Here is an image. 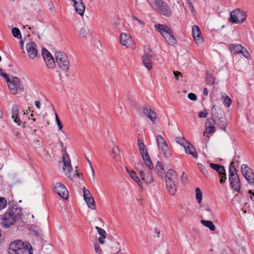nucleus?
I'll return each instance as SVG.
<instances>
[{
    "instance_id": "1",
    "label": "nucleus",
    "mask_w": 254,
    "mask_h": 254,
    "mask_svg": "<svg viewBox=\"0 0 254 254\" xmlns=\"http://www.w3.org/2000/svg\"><path fill=\"white\" fill-rule=\"evenodd\" d=\"M21 209L16 205L9 206L7 211L1 216L0 224L3 229H7L21 219Z\"/></svg>"
},
{
    "instance_id": "2",
    "label": "nucleus",
    "mask_w": 254,
    "mask_h": 254,
    "mask_svg": "<svg viewBox=\"0 0 254 254\" xmlns=\"http://www.w3.org/2000/svg\"><path fill=\"white\" fill-rule=\"evenodd\" d=\"M29 248H31V246L29 243H24L21 240H17L10 244L8 253L9 254H32Z\"/></svg>"
},
{
    "instance_id": "3",
    "label": "nucleus",
    "mask_w": 254,
    "mask_h": 254,
    "mask_svg": "<svg viewBox=\"0 0 254 254\" xmlns=\"http://www.w3.org/2000/svg\"><path fill=\"white\" fill-rule=\"evenodd\" d=\"M165 177L167 190L171 195H174L178 184L177 174L174 170L170 169L167 172Z\"/></svg>"
},
{
    "instance_id": "4",
    "label": "nucleus",
    "mask_w": 254,
    "mask_h": 254,
    "mask_svg": "<svg viewBox=\"0 0 254 254\" xmlns=\"http://www.w3.org/2000/svg\"><path fill=\"white\" fill-rule=\"evenodd\" d=\"M234 163H230L229 169V182L232 190L239 192L241 189V183Z\"/></svg>"
},
{
    "instance_id": "5",
    "label": "nucleus",
    "mask_w": 254,
    "mask_h": 254,
    "mask_svg": "<svg viewBox=\"0 0 254 254\" xmlns=\"http://www.w3.org/2000/svg\"><path fill=\"white\" fill-rule=\"evenodd\" d=\"M135 168L138 172L141 180L145 184L149 186L153 183V180L151 172L150 171L145 170L142 163H136Z\"/></svg>"
},
{
    "instance_id": "6",
    "label": "nucleus",
    "mask_w": 254,
    "mask_h": 254,
    "mask_svg": "<svg viewBox=\"0 0 254 254\" xmlns=\"http://www.w3.org/2000/svg\"><path fill=\"white\" fill-rule=\"evenodd\" d=\"M151 7L157 12L166 17L171 16L172 11L171 8L167 3L163 0H158Z\"/></svg>"
},
{
    "instance_id": "7",
    "label": "nucleus",
    "mask_w": 254,
    "mask_h": 254,
    "mask_svg": "<svg viewBox=\"0 0 254 254\" xmlns=\"http://www.w3.org/2000/svg\"><path fill=\"white\" fill-rule=\"evenodd\" d=\"M137 144L140 155L145 165L149 170L152 169L153 165L144 143L141 140V139H138L137 140Z\"/></svg>"
},
{
    "instance_id": "8",
    "label": "nucleus",
    "mask_w": 254,
    "mask_h": 254,
    "mask_svg": "<svg viewBox=\"0 0 254 254\" xmlns=\"http://www.w3.org/2000/svg\"><path fill=\"white\" fill-rule=\"evenodd\" d=\"M55 57L60 68L63 71H67L69 68V62L66 54L61 52H56Z\"/></svg>"
},
{
    "instance_id": "9",
    "label": "nucleus",
    "mask_w": 254,
    "mask_h": 254,
    "mask_svg": "<svg viewBox=\"0 0 254 254\" xmlns=\"http://www.w3.org/2000/svg\"><path fill=\"white\" fill-rule=\"evenodd\" d=\"M6 82L10 92L13 94H17L18 90L22 91L24 90L20 79L17 77H13L11 79L8 78Z\"/></svg>"
},
{
    "instance_id": "10",
    "label": "nucleus",
    "mask_w": 254,
    "mask_h": 254,
    "mask_svg": "<svg viewBox=\"0 0 254 254\" xmlns=\"http://www.w3.org/2000/svg\"><path fill=\"white\" fill-rule=\"evenodd\" d=\"M246 18V14L244 10L236 8L230 12L229 20L233 23H242Z\"/></svg>"
},
{
    "instance_id": "11",
    "label": "nucleus",
    "mask_w": 254,
    "mask_h": 254,
    "mask_svg": "<svg viewBox=\"0 0 254 254\" xmlns=\"http://www.w3.org/2000/svg\"><path fill=\"white\" fill-rule=\"evenodd\" d=\"M242 173L249 184L251 186H254V173L253 170L246 164L241 166Z\"/></svg>"
},
{
    "instance_id": "12",
    "label": "nucleus",
    "mask_w": 254,
    "mask_h": 254,
    "mask_svg": "<svg viewBox=\"0 0 254 254\" xmlns=\"http://www.w3.org/2000/svg\"><path fill=\"white\" fill-rule=\"evenodd\" d=\"M156 141L159 149L161 150L165 158H170L171 154L168 146L164 139L161 135H158L157 136Z\"/></svg>"
},
{
    "instance_id": "13",
    "label": "nucleus",
    "mask_w": 254,
    "mask_h": 254,
    "mask_svg": "<svg viewBox=\"0 0 254 254\" xmlns=\"http://www.w3.org/2000/svg\"><path fill=\"white\" fill-rule=\"evenodd\" d=\"M54 191L62 198L66 199L68 197V191L65 186L61 183H56L54 185Z\"/></svg>"
},
{
    "instance_id": "14",
    "label": "nucleus",
    "mask_w": 254,
    "mask_h": 254,
    "mask_svg": "<svg viewBox=\"0 0 254 254\" xmlns=\"http://www.w3.org/2000/svg\"><path fill=\"white\" fill-rule=\"evenodd\" d=\"M63 162L64 164L63 167L64 172V173L65 175L67 176L68 178L72 179V178L70 175V173L72 170V167L69 156L67 153L64 154L63 155Z\"/></svg>"
},
{
    "instance_id": "15",
    "label": "nucleus",
    "mask_w": 254,
    "mask_h": 254,
    "mask_svg": "<svg viewBox=\"0 0 254 254\" xmlns=\"http://www.w3.org/2000/svg\"><path fill=\"white\" fill-rule=\"evenodd\" d=\"M26 49L28 57L31 59H35L38 54L36 44L34 42H29L26 44Z\"/></svg>"
},
{
    "instance_id": "16",
    "label": "nucleus",
    "mask_w": 254,
    "mask_h": 254,
    "mask_svg": "<svg viewBox=\"0 0 254 254\" xmlns=\"http://www.w3.org/2000/svg\"><path fill=\"white\" fill-rule=\"evenodd\" d=\"M192 35L197 45L201 44L203 43L201 31L198 26L195 25L192 27Z\"/></svg>"
},
{
    "instance_id": "17",
    "label": "nucleus",
    "mask_w": 254,
    "mask_h": 254,
    "mask_svg": "<svg viewBox=\"0 0 254 254\" xmlns=\"http://www.w3.org/2000/svg\"><path fill=\"white\" fill-rule=\"evenodd\" d=\"M120 43L126 47H131L133 41L130 36L126 33H122L120 36Z\"/></svg>"
},
{
    "instance_id": "18",
    "label": "nucleus",
    "mask_w": 254,
    "mask_h": 254,
    "mask_svg": "<svg viewBox=\"0 0 254 254\" xmlns=\"http://www.w3.org/2000/svg\"><path fill=\"white\" fill-rule=\"evenodd\" d=\"M154 27L164 38H165L168 35L172 32L171 29L166 25L158 24L155 25Z\"/></svg>"
},
{
    "instance_id": "19",
    "label": "nucleus",
    "mask_w": 254,
    "mask_h": 254,
    "mask_svg": "<svg viewBox=\"0 0 254 254\" xmlns=\"http://www.w3.org/2000/svg\"><path fill=\"white\" fill-rule=\"evenodd\" d=\"M211 114L212 117L215 120L225 117V114L223 110L217 106H214L212 108Z\"/></svg>"
},
{
    "instance_id": "20",
    "label": "nucleus",
    "mask_w": 254,
    "mask_h": 254,
    "mask_svg": "<svg viewBox=\"0 0 254 254\" xmlns=\"http://www.w3.org/2000/svg\"><path fill=\"white\" fill-rule=\"evenodd\" d=\"M143 113L148 119H149L152 123L155 124L156 119V113L154 111L152 110L150 107L145 106L143 107Z\"/></svg>"
},
{
    "instance_id": "21",
    "label": "nucleus",
    "mask_w": 254,
    "mask_h": 254,
    "mask_svg": "<svg viewBox=\"0 0 254 254\" xmlns=\"http://www.w3.org/2000/svg\"><path fill=\"white\" fill-rule=\"evenodd\" d=\"M73 3V6L77 13L82 15L85 11V5L82 0H71Z\"/></svg>"
},
{
    "instance_id": "22",
    "label": "nucleus",
    "mask_w": 254,
    "mask_h": 254,
    "mask_svg": "<svg viewBox=\"0 0 254 254\" xmlns=\"http://www.w3.org/2000/svg\"><path fill=\"white\" fill-rule=\"evenodd\" d=\"M152 55L149 53H146L142 56V61L145 67L149 70L152 67Z\"/></svg>"
},
{
    "instance_id": "23",
    "label": "nucleus",
    "mask_w": 254,
    "mask_h": 254,
    "mask_svg": "<svg viewBox=\"0 0 254 254\" xmlns=\"http://www.w3.org/2000/svg\"><path fill=\"white\" fill-rule=\"evenodd\" d=\"M126 170L130 177L135 182L140 188L143 187V183L141 181L140 178L137 175L136 173L132 170H130L127 168H126Z\"/></svg>"
},
{
    "instance_id": "24",
    "label": "nucleus",
    "mask_w": 254,
    "mask_h": 254,
    "mask_svg": "<svg viewBox=\"0 0 254 254\" xmlns=\"http://www.w3.org/2000/svg\"><path fill=\"white\" fill-rule=\"evenodd\" d=\"M184 148L186 153L191 155L194 158H197L198 156L196 149L190 143L186 142V145Z\"/></svg>"
},
{
    "instance_id": "25",
    "label": "nucleus",
    "mask_w": 254,
    "mask_h": 254,
    "mask_svg": "<svg viewBox=\"0 0 254 254\" xmlns=\"http://www.w3.org/2000/svg\"><path fill=\"white\" fill-rule=\"evenodd\" d=\"M95 229L97 230L98 234L101 236L98 238L99 243L101 244H104L105 243L104 240L106 238L105 235L106 234L105 231L98 226H96Z\"/></svg>"
},
{
    "instance_id": "26",
    "label": "nucleus",
    "mask_w": 254,
    "mask_h": 254,
    "mask_svg": "<svg viewBox=\"0 0 254 254\" xmlns=\"http://www.w3.org/2000/svg\"><path fill=\"white\" fill-rule=\"evenodd\" d=\"M44 60L48 68L52 69L55 67L56 64L52 55L46 57V58H45Z\"/></svg>"
},
{
    "instance_id": "27",
    "label": "nucleus",
    "mask_w": 254,
    "mask_h": 254,
    "mask_svg": "<svg viewBox=\"0 0 254 254\" xmlns=\"http://www.w3.org/2000/svg\"><path fill=\"white\" fill-rule=\"evenodd\" d=\"M209 165L212 169L216 171L219 173V174L223 175V173H225L226 171L224 166L222 165L212 163H210Z\"/></svg>"
},
{
    "instance_id": "28",
    "label": "nucleus",
    "mask_w": 254,
    "mask_h": 254,
    "mask_svg": "<svg viewBox=\"0 0 254 254\" xmlns=\"http://www.w3.org/2000/svg\"><path fill=\"white\" fill-rule=\"evenodd\" d=\"M87 206L91 209L96 208L95 202L92 196L84 198Z\"/></svg>"
},
{
    "instance_id": "29",
    "label": "nucleus",
    "mask_w": 254,
    "mask_h": 254,
    "mask_svg": "<svg viewBox=\"0 0 254 254\" xmlns=\"http://www.w3.org/2000/svg\"><path fill=\"white\" fill-rule=\"evenodd\" d=\"M168 44L174 46L176 43L177 41L173 34V32L168 35L165 38H164Z\"/></svg>"
},
{
    "instance_id": "30",
    "label": "nucleus",
    "mask_w": 254,
    "mask_h": 254,
    "mask_svg": "<svg viewBox=\"0 0 254 254\" xmlns=\"http://www.w3.org/2000/svg\"><path fill=\"white\" fill-rule=\"evenodd\" d=\"M218 120L217 124L219 126L221 129L223 130L224 131H226V126L227 123L224 117H222V118H219Z\"/></svg>"
},
{
    "instance_id": "31",
    "label": "nucleus",
    "mask_w": 254,
    "mask_h": 254,
    "mask_svg": "<svg viewBox=\"0 0 254 254\" xmlns=\"http://www.w3.org/2000/svg\"><path fill=\"white\" fill-rule=\"evenodd\" d=\"M201 223L204 226L208 228L211 231H214L216 229L215 225L211 221L201 220Z\"/></svg>"
},
{
    "instance_id": "32",
    "label": "nucleus",
    "mask_w": 254,
    "mask_h": 254,
    "mask_svg": "<svg viewBox=\"0 0 254 254\" xmlns=\"http://www.w3.org/2000/svg\"><path fill=\"white\" fill-rule=\"evenodd\" d=\"M195 198L198 203L200 204L202 200V192L198 188H197L195 189Z\"/></svg>"
},
{
    "instance_id": "33",
    "label": "nucleus",
    "mask_w": 254,
    "mask_h": 254,
    "mask_svg": "<svg viewBox=\"0 0 254 254\" xmlns=\"http://www.w3.org/2000/svg\"><path fill=\"white\" fill-rule=\"evenodd\" d=\"M12 33L13 36L18 39L21 38V35L19 29L17 28L14 27L12 29Z\"/></svg>"
},
{
    "instance_id": "34",
    "label": "nucleus",
    "mask_w": 254,
    "mask_h": 254,
    "mask_svg": "<svg viewBox=\"0 0 254 254\" xmlns=\"http://www.w3.org/2000/svg\"><path fill=\"white\" fill-rule=\"evenodd\" d=\"M89 32V29H88V31H87L85 28H81L79 31V35L80 36L84 39H87V37L88 34V33Z\"/></svg>"
},
{
    "instance_id": "35",
    "label": "nucleus",
    "mask_w": 254,
    "mask_h": 254,
    "mask_svg": "<svg viewBox=\"0 0 254 254\" xmlns=\"http://www.w3.org/2000/svg\"><path fill=\"white\" fill-rule=\"evenodd\" d=\"M197 165L199 170L201 172L203 175L207 177L208 175V172L206 169L205 167L202 164L199 163H197Z\"/></svg>"
},
{
    "instance_id": "36",
    "label": "nucleus",
    "mask_w": 254,
    "mask_h": 254,
    "mask_svg": "<svg viewBox=\"0 0 254 254\" xmlns=\"http://www.w3.org/2000/svg\"><path fill=\"white\" fill-rule=\"evenodd\" d=\"M7 201L4 197H0V210L6 207Z\"/></svg>"
},
{
    "instance_id": "37",
    "label": "nucleus",
    "mask_w": 254,
    "mask_h": 254,
    "mask_svg": "<svg viewBox=\"0 0 254 254\" xmlns=\"http://www.w3.org/2000/svg\"><path fill=\"white\" fill-rule=\"evenodd\" d=\"M11 114L12 117L19 116V109L17 105H13L11 109Z\"/></svg>"
},
{
    "instance_id": "38",
    "label": "nucleus",
    "mask_w": 254,
    "mask_h": 254,
    "mask_svg": "<svg viewBox=\"0 0 254 254\" xmlns=\"http://www.w3.org/2000/svg\"><path fill=\"white\" fill-rule=\"evenodd\" d=\"M175 140L178 144L183 146L184 147L186 145V142H187L186 140H185L184 138H181L180 137H176Z\"/></svg>"
},
{
    "instance_id": "39",
    "label": "nucleus",
    "mask_w": 254,
    "mask_h": 254,
    "mask_svg": "<svg viewBox=\"0 0 254 254\" xmlns=\"http://www.w3.org/2000/svg\"><path fill=\"white\" fill-rule=\"evenodd\" d=\"M215 131V127L213 126H209L206 127L205 131L204 132L203 135H205V133L211 134L213 133Z\"/></svg>"
},
{
    "instance_id": "40",
    "label": "nucleus",
    "mask_w": 254,
    "mask_h": 254,
    "mask_svg": "<svg viewBox=\"0 0 254 254\" xmlns=\"http://www.w3.org/2000/svg\"><path fill=\"white\" fill-rule=\"evenodd\" d=\"M55 118H56V122L57 125L58 126V127H59L58 130H61L63 128V125L62 122H61L57 114H55Z\"/></svg>"
},
{
    "instance_id": "41",
    "label": "nucleus",
    "mask_w": 254,
    "mask_h": 254,
    "mask_svg": "<svg viewBox=\"0 0 254 254\" xmlns=\"http://www.w3.org/2000/svg\"><path fill=\"white\" fill-rule=\"evenodd\" d=\"M231 104V99L227 95L226 96V97H225L224 100V105L226 107H229L230 106Z\"/></svg>"
},
{
    "instance_id": "42",
    "label": "nucleus",
    "mask_w": 254,
    "mask_h": 254,
    "mask_svg": "<svg viewBox=\"0 0 254 254\" xmlns=\"http://www.w3.org/2000/svg\"><path fill=\"white\" fill-rule=\"evenodd\" d=\"M222 174L223 175L219 174V178H220L219 181H220V183L221 184L224 183L226 182V180L227 179L226 171L225 172V173H223Z\"/></svg>"
},
{
    "instance_id": "43",
    "label": "nucleus",
    "mask_w": 254,
    "mask_h": 254,
    "mask_svg": "<svg viewBox=\"0 0 254 254\" xmlns=\"http://www.w3.org/2000/svg\"><path fill=\"white\" fill-rule=\"evenodd\" d=\"M42 55L44 59H45V58H46V57L52 55L46 48L42 49Z\"/></svg>"
},
{
    "instance_id": "44",
    "label": "nucleus",
    "mask_w": 254,
    "mask_h": 254,
    "mask_svg": "<svg viewBox=\"0 0 254 254\" xmlns=\"http://www.w3.org/2000/svg\"><path fill=\"white\" fill-rule=\"evenodd\" d=\"M84 198L92 196L90 191L85 187L83 188Z\"/></svg>"
},
{
    "instance_id": "45",
    "label": "nucleus",
    "mask_w": 254,
    "mask_h": 254,
    "mask_svg": "<svg viewBox=\"0 0 254 254\" xmlns=\"http://www.w3.org/2000/svg\"><path fill=\"white\" fill-rule=\"evenodd\" d=\"M186 3L188 4V6L189 8V9L192 12L194 11V6L191 2V1L190 0H187Z\"/></svg>"
},
{
    "instance_id": "46",
    "label": "nucleus",
    "mask_w": 254,
    "mask_h": 254,
    "mask_svg": "<svg viewBox=\"0 0 254 254\" xmlns=\"http://www.w3.org/2000/svg\"><path fill=\"white\" fill-rule=\"evenodd\" d=\"M208 115V113L206 109H204L203 111H200L198 113V117L200 118H206Z\"/></svg>"
},
{
    "instance_id": "47",
    "label": "nucleus",
    "mask_w": 254,
    "mask_h": 254,
    "mask_svg": "<svg viewBox=\"0 0 254 254\" xmlns=\"http://www.w3.org/2000/svg\"><path fill=\"white\" fill-rule=\"evenodd\" d=\"M241 47V45L238 46ZM242 48V50L240 51V52L242 54V55L246 58H248L249 56V53L247 50L244 49L243 47H241Z\"/></svg>"
},
{
    "instance_id": "48",
    "label": "nucleus",
    "mask_w": 254,
    "mask_h": 254,
    "mask_svg": "<svg viewBox=\"0 0 254 254\" xmlns=\"http://www.w3.org/2000/svg\"><path fill=\"white\" fill-rule=\"evenodd\" d=\"M48 6L50 10L52 12H56V9L52 1H50L48 3Z\"/></svg>"
},
{
    "instance_id": "49",
    "label": "nucleus",
    "mask_w": 254,
    "mask_h": 254,
    "mask_svg": "<svg viewBox=\"0 0 254 254\" xmlns=\"http://www.w3.org/2000/svg\"><path fill=\"white\" fill-rule=\"evenodd\" d=\"M86 159L89 165H90L91 170L92 171V176L93 180V181H94L95 173H94V169L92 166V164H91V162L90 161V160L87 157H86Z\"/></svg>"
},
{
    "instance_id": "50",
    "label": "nucleus",
    "mask_w": 254,
    "mask_h": 254,
    "mask_svg": "<svg viewBox=\"0 0 254 254\" xmlns=\"http://www.w3.org/2000/svg\"><path fill=\"white\" fill-rule=\"evenodd\" d=\"M188 97L192 101H196L197 100L196 96L194 93H190L188 94Z\"/></svg>"
},
{
    "instance_id": "51",
    "label": "nucleus",
    "mask_w": 254,
    "mask_h": 254,
    "mask_svg": "<svg viewBox=\"0 0 254 254\" xmlns=\"http://www.w3.org/2000/svg\"><path fill=\"white\" fill-rule=\"evenodd\" d=\"M0 75L4 77L7 81L8 78H9L6 72H5L2 69L0 68Z\"/></svg>"
},
{
    "instance_id": "52",
    "label": "nucleus",
    "mask_w": 254,
    "mask_h": 254,
    "mask_svg": "<svg viewBox=\"0 0 254 254\" xmlns=\"http://www.w3.org/2000/svg\"><path fill=\"white\" fill-rule=\"evenodd\" d=\"M94 249L96 253L98 254H101L102 252V250L100 249V246L97 245L95 244L94 245Z\"/></svg>"
},
{
    "instance_id": "53",
    "label": "nucleus",
    "mask_w": 254,
    "mask_h": 254,
    "mask_svg": "<svg viewBox=\"0 0 254 254\" xmlns=\"http://www.w3.org/2000/svg\"><path fill=\"white\" fill-rule=\"evenodd\" d=\"M173 74L174 75V76L176 80H179V76H180L181 77H182L183 76L181 74V73L179 71H174Z\"/></svg>"
},
{
    "instance_id": "54",
    "label": "nucleus",
    "mask_w": 254,
    "mask_h": 254,
    "mask_svg": "<svg viewBox=\"0 0 254 254\" xmlns=\"http://www.w3.org/2000/svg\"><path fill=\"white\" fill-rule=\"evenodd\" d=\"M12 118L13 119L14 122L15 123H17L19 126L20 125L21 122L18 116H16V117H12Z\"/></svg>"
},
{
    "instance_id": "55",
    "label": "nucleus",
    "mask_w": 254,
    "mask_h": 254,
    "mask_svg": "<svg viewBox=\"0 0 254 254\" xmlns=\"http://www.w3.org/2000/svg\"><path fill=\"white\" fill-rule=\"evenodd\" d=\"M132 20H135V21H137L141 25H144V22H143L140 19H139L138 18H137V17H136L135 16H133L132 17Z\"/></svg>"
},
{
    "instance_id": "56",
    "label": "nucleus",
    "mask_w": 254,
    "mask_h": 254,
    "mask_svg": "<svg viewBox=\"0 0 254 254\" xmlns=\"http://www.w3.org/2000/svg\"><path fill=\"white\" fill-rule=\"evenodd\" d=\"M27 28H28V29L30 31V32H28V34H29L30 32L32 33H34V31L33 30V29L34 28V27L29 26L28 25H26V26H24V29H26Z\"/></svg>"
},
{
    "instance_id": "57",
    "label": "nucleus",
    "mask_w": 254,
    "mask_h": 254,
    "mask_svg": "<svg viewBox=\"0 0 254 254\" xmlns=\"http://www.w3.org/2000/svg\"><path fill=\"white\" fill-rule=\"evenodd\" d=\"M249 193L251 199L254 201V192L251 190H249Z\"/></svg>"
},
{
    "instance_id": "58",
    "label": "nucleus",
    "mask_w": 254,
    "mask_h": 254,
    "mask_svg": "<svg viewBox=\"0 0 254 254\" xmlns=\"http://www.w3.org/2000/svg\"><path fill=\"white\" fill-rule=\"evenodd\" d=\"M187 177V174H185L184 172H183L182 174V179L183 182L184 183H186V182L184 180V179H186Z\"/></svg>"
},
{
    "instance_id": "59",
    "label": "nucleus",
    "mask_w": 254,
    "mask_h": 254,
    "mask_svg": "<svg viewBox=\"0 0 254 254\" xmlns=\"http://www.w3.org/2000/svg\"><path fill=\"white\" fill-rule=\"evenodd\" d=\"M156 165H157V167H158L160 168L161 169H163V164H162V163L161 162L158 161L157 162Z\"/></svg>"
},
{
    "instance_id": "60",
    "label": "nucleus",
    "mask_w": 254,
    "mask_h": 254,
    "mask_svg": "<svg viewBox=\"0 0 254 254\" xmlns=\"http://www.w3.org/2000/svg\"><path fill=\"white\" fill-rule=\"evenodd\" d=\"M35 105L37 108L40 109L41 108V107H40L41 104H40V103L39 101H36L35 102Z\"/></svg>"
},
{
    "instance_id": "61",
    "label": "nucleus",
    "mask_w": 254,
    "mask_h": 254,
    "mask_svg": "<svg viewBox=\"0 0 254 254\" xmlns=\"http://www.w3.org/2000/svg\"><path fill=\"white\" fill-rule=\"evenodd\" d=\"M203 93L205 96H207L208 95V90H207V88H205L203 89Z\"/></svg>"
},
{
    "instance_id": "62",
    "label": "nucleus",
    "mask_w": 254,
    "mask_h": 254,
    "mask_svg": "<svg viewBox=\"0 0 254 254\" xmlns=\"http://www.w3.org/2000/svg\"><path fill=\"white\" fill-rule=\"evenodd\" d=\"M112 151L113 153H117L118 148L117 147H114L112 149Z\"/></svg>"
},
{
    "instance_id": "63",
    "label": "nucleus",
    "mask_w": 254,
    "mask_h": 254,
    "mask_svg": "<svg viewBox=\"0 0 254 254\" xmlns=\"http://www.w3.org/2000/svg\"><path fill=\"white\" fill-rule=\"evenodd\" d=\"M74 176H76L77 177H79V174L78 173H74Z\"/></svg>"
},
{
    "instance_id": "64",
    "label": "nucleus",
    "mask_w": 254,
    "mask_h": 254,
    "mask_svg": "<svg viewBox=\"0 0 254 254\" xmlns=\"http://www.w3.org/2000/svg\"><path fill=\"white\" fill-rule=\"evenodd\" d=\"M116 254H127L126 253H124V252H121L120 253H119V252H118Z\"/></svg>"
}]
</instances>
